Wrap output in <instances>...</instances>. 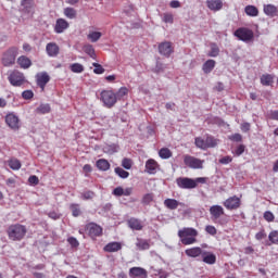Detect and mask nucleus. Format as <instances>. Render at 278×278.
Returning a JSON list of instances; mask_svg holds the SVG:
<instances>
[{"instance_id": "obj_1", "label": "nucleus", "mask_w": 278, "mask_h": 278, "mask_svg": "<svg viewBox=\"0 0 278 278\" xmlns=\"http://www.w3.org/2000/svg\"><path fill=\"white\" fill-rule=\"evenodd\" d=\"M197 236H199V231L194 228L185 227L178 230V238L180 239L181 244H185V247L195 244Z\"/></svg>"}, {"instance_id": "obj_2", "label": "nucleus", "mask_w": 278, "mask_h": 278, "mask_svg": "<svg viewBox=\"0 0 278 278\" xmlns=\"http://www.w3.org/2000/svg\"><path fill=\"white\" fill-rule=\"evenodd\" d=\"M176 184L178 188L182 190H192L199 186V184H207V178L199 177L195 179L188 178V177H179L176 179Z\"/></svg>"}, {"instance_id": "obj_3", "label": "nucleus", "mask_w": 278, "mask_h": 278, "mask_svg": "<svg viewBox=\"0 0 278 278\" xmlns=\"http://www.w3.org/2000/svg\"><path fill=\"white\" fill-rule=\"evenodd\" d=\"M7 233L10 240H13L14 242L21 241L27 235V227L21 224H14L9 226Z\"/></svg>"}, {"instance_id": "obj_4", "label": "nucleus", "mask_w": 278, "mask_h": 278, "mask_svg": "<svg viewBox=\"0 0 278 278\" xmlns=\"http://www.w3.org/2000/svg\"><path fill=\"white\" fill-rule=\"evenodd\" d=\"M100 99L104 108H108L109 110H112V108L118 103L116 100V92L113 89L102 90L100 93Z\"/></svg>"}, {"instance_id": "obj_5", "label": "nucleus", "mask_w": 278, "mask_h": 278, "mask_svg": "<svg viewBox=\"0 0 278 278\" xmlns=\"http://www.w3.org/2000/svg\"><path fill=\"white\" fill-rule=\"evenodd\" d=\"M18 55V48L11 47L2 53L1 62L3 66L10 67L16 64V56Z\"/></svg>"}, {"instance_id": "obj_6", "label": "nucleus", "mask_w": 278, "mask_h": 278, "mask_svg": "<svg viewBox=\"0 0 278 278\" xmlns=\"http://www.w3.org/2000/svg\"><path fill=\"white\" fill-rule=\"evenodd\" d=\"M235 36L243 42H251L254 38L253 30L245 27L238 28L235 31Z\"/></svg>"}, {"instance_id": "obj_7", "label": "nucleus", "mask_w": 278, "mask_h": 278, "mask_svg": "<svg viewBox=\"0 0 278 278\" xmlns=\"http://www.w3.org/2000/svg\"><path fill=\"white\" fill-rule=\"evenodd\" d=\"M11 86L21 87L25 84V75L18 71H13L8 77Z\"/></svg>"}, {"instance_id": "obj_8", "label": "nucleus", "mask_w": 278, "mask_h": 278, "mask_svg": "<svg viewBox=\"0 0 278 278\" xmlns=\"http://www.w3.org/2000/svg\"><path fill=\"white\" fill-rule=\"evenodd\" d=\"M5 123L10 129H13V131H18V129H21V119H18V116L14 113H9L5 116Z\"/></svg>"}, {"instance_id": "obj_9", "label": "nucleus", "mask_w": 278, "mask_h": 278, "mask_svg": "<svg viewBox=\"0 0 278 278\" xmlns=\"http://www.w3.org/2000/svg\"><path fill=\"white\" fill-rule=\"evenodd\" d=\"M184 163L185 166H188L189 168H203V161L189 154L184 156Z\"/></svg>"}, {"instance_id": "obj_10", "label": "nucleus", "mask_w": 278, "mask_h": 278, "mask_svg": "<svg viewBox=\"0 0 278 278\" xmlns=\"http://www.w3.org/2000/svg\"><path fill=\"white\" fill-rule=\"evenodd\" d=\"M86 229L90 236L94 240V238H99L103 236V228L94 223H90L86 226Z\"/></svg>"}, {"instance_id": "obj_11", "label": "nucleus", "mask_w": 278, "mask_h": 278, "mask_svg": "<svg viewBox=\"0 0 278 278\" xmlns=\"http://www.w3.org/2000/svg\"><path fill=\"white\" fill-rule=\"evenodd\" d=\"M71 27V24L65 18H58L54 24V33L55 34H64L66 29Z\"/></svg>"}, {"instance_id": "obj_12", "label": "nucleus", "mask_w": 278, "mask_h": 278, "mask_svg": "<svg viewBox=\"0 0 278 278\" xmlns=\"http://www.w3.org/2000/svg\"><path fill=\"white\" fill-rule=\"evenodd\" d=\"M240 205H241L240 198H238L236 195L228 198L224 202V206L226 207V210H238V207H240Z\"/></svg>"}, {"instance_id": "obj_13", "label": "nucleus", "mask_w": 278, "mask_h": 278, "mask_svg": "<svg viewBox=\"0 0 278 278\" xmlns=\"http://www.w3.org/2000/svg\"><path fill=\"white\" fill-rule=\"evenodd\" d=\"M129 277L130 278H147L149 277V274L147 273V269L142 267H131L129 269Z\"/></svg>"}, {"instance_id": "obj_14", "label": "nucleus", "mask_w": 278, "mask_h": 278, "mask_svg": "<svg viewBox=\"0 0 278 278\" xmlns=\"http://www.w3.org/2000/svg\"><path fill=\"white\" fill-rule=\"evenodd\" d=\"M159 52L161 55H165V58H170V54L173 53V43L169 41H164L159 45Z\"/></svg>"}, {"instance_id": "obj_15", "label": "nucleus", "mask_w": 278, "mask_h": 278, "mask_svg": "<svg viewBox=\"0 0 278 278\" xmlns=\"http://www.w3.org/2000/svg\"><path fill=\"white\" fill-rule=\"evenodd\" d=\"M46 51L49 58H58L60 54V46L55 42H49L46 46Z\"/></svg>"}, {"instance_id": "obj_16", "label": "nucleus", "mask_w": 278, "mask_h": 278, "mask_svg": "<svg viewBox=\"0 0 278 278\" xmlns=\"http://www.w3.org/2000/svg\"><path fill=\"white\" fill-rule=\"evenodd\" d=\"M36 77H37V86H39L41 90H45L47 83L51 81V77L49 76V74H47V72L39 73L37 74Z\"/></svg>"}, {"instance_id": "obj_17", "label": "nucleus", "mask_w": 278, "mask_h": 278, "mask_svg": "<svg viewBox=\"0 0 278 278\" xmlns=\"http://www.w3.org/2000/svg\"><path fill=\"white\" fill-rule=\"evenodd\" d=\"M210 214L213 220H218L225 214V208L220 205H213L210 207Z\"/></svg>"}, {"instance_id": "obj_18", "label": "nucleus", "mask_w": 278, "mask_h": 278, "mask_svg": "<svg viewBox=\"0 0 278 278\" xmlns=\"http://www.w3.org/2000/svg\"><path fill=\"white\" fill-rule=\"evenodd\" d=\"M157 168H160V164L155 162V160L150 159L146 162V173L149 175H155L157 173Z\"/></svg>"}, {"instance_id": "obj_19", "label": "nucleus", "mask_w": 278, "mask_h": 278, "mask_svg": "<svg viewBox=\"0 0 278 278\" xmlns=\"http://www.w3.org/2000/svg\"><path fill=\"white\" fill-rule=\"evenodd\" d=\"M123 249V244L121 242H110L108 243L104 248L103 251H105V253H118V251H121Z\"/></svg>"}, {"instance_id": "obj_20", "label": "nucleus", "mask_w": 278, "mask_h": 278, "mask_svg": "<svg viewBox=\"0 0 278 278\" xmlns=\"http://www.w3.org/2000/svg\"><path fill=\"white\" fill-rule=\"evenodd\" d=\"M263 11L264 14H266V16H269L270 18H275V16H278V9L275 4H264Z\"/></svg>"}, {"instance_id": "obj_21", "label": "nucleus", "mask_w": 278, "mask_h": 278, "mask_svg": "<svg viewBox=\"0 0 278 278\" xmlns=\"http://www.w3.org/2000/svg\"><path fill=\"white\" fill-rule=\"evenodd\" d=\"M206 8L212 12H220V9L223 8V0H207Z\"/></svg>"}, {"instance_id": "obj_22", "label": "nucleus", "mask_w": 278, "mask_h": 278, "mask_svg": "<svg viewBox=\"0 0 278 278\" xmlns=\"http://www.w3.org/2000/svg\"><path fill=\"white\" fill-rule=\"evenodd\" d=\"M128 227L135 231H142L143 229V225L142 222L136 217H131L130 219H128Z\"/></svg>"}, {"instance_id": "obj_23", "label": "nucleus", "mask_w": 278, "mask_h": 278, "mask_svg": "<svg viewBox=\"0 0 278 278\" xmlns=\"http://www.w3.org/2000/svg\"><path fill=\"white\" fill-rule=\"evenodd\" d=\"M202 262L204 264L213 265L216 264V254L207 251L202 252Z\"/></svg>"}, {"instance_id": "obj_24", "label": "nucleus", "mask_w": 278, "mask_h": 278, "mask_svg": "<svg viewBox=\"0 0 278 278\" xmlns=\"http://www.w3.org/2000/svg\"><path fill=\"white\" fill-rule=\"evenodd\" d=\"M187 257H201L203 255V249L194 247L185 251Z\"/></svg>"}, {"instance_id": "obj_25", "label": "nucleus", "mask_w": 278, "mask_h": 278, "mask_svg": "<svg viewBox=\"0 0 278 278\" xmlns=\"http://www.w3.org/2000/svg\"><path fill=\"white\" fill-rule=\"evenodd\" d=\"M129 94V88L127 87H121L116 92H115V99L116 101H125Z\"/></svg>"}, {"instance_id": "obj_26", "label": "nucleus", "mask_w": 278, "mask_h": 278, "mask_svg": "<svg viewBox=\"0 0 278 278\" xmlns=\"http://www.w3.org/2000/svg\"><path fill=\"white\" fill-rule=\"evenodd\" d=\"M136 247L139 251H149L151 249V241L137 238Z\"/></svg>"}, {"instance_id": "obj_27", "label": "nucleus", "mask_w": 278, "mask_h": 278, "mask_svg": "<svg viewBox=\"0 0 278 278\" xmlns=\"http://www.w3.org/2000/svg\"><path fill=\"white\" fill-rule=\"evenodd\" d=\"M262 86H273L275 84V75L273 74H263L261 76Z\"/></svg>"}, {"instance_id": "obj_28", "label": "nucleus", "mask_w": 278, "mask_h": 278, "mask_svg": "<svg viewBox=\"0 0 278 278\" xmlns=\"http://www.w3.org/2000/svg\"><path fill=\"white\" fill-rule=\"evenodd\" d=\"M179 205H182V204L179 203V201H177L176 199H166V200H164V206L167 210H177L179 207Z\"/></svg>"}, {"instance_id": "obj_29", "label": "nucleus", "mask_w": 278, "mask_h": 278, "mask_svg": "<svg viewBox=\"0 0 278 278\" xmlns=\"http://www.w3.org/2000/svg\"><path fill=\"white\" fill-rule=\"evenodd\" d=\"M216 66V61L214 60H207L203 66H202V71L203 73H205L206 75H208V73H211L212 71H214Z\"/></svg>"}, {"instance_id": "obj_30", "label": "nucleus", "mask_w": 278, "mask_h": 278, "mask_svg": "<svg viewBox=\"0 0 278 278\" xmlns=\"http://www.w3.org/2000/svg\"><path fill=\"white\" fill-rule=\"evenodd\" d=\"M96 166L98 168V170H102L105 172L110 168V162L105 159H100L96 162Z\"/></svg>"}, {"instance_id": "obj_31", "label": "nucleus", "mask_w": 278, "mask_h": 278, "mask_svg": "<svg viewBox=\"0 0 278 278\" xmlns=\"http://www.w3.org/2000/svg\"><path fill=\"white\" fill-rule=\"evenodd\" d=\"M17 64L21 66V68H29V66H31V60L25 55H22L17 59Z\"/></svg>"}, {"instance_id": "obj_32", "label": "nucleus", "mask_w": 278, "mask_h": 278, "mask_svg": "<svg viewBox=\"0 0 278 278\" xmlns=\"http://www.w3.org/2000/svg\"><path fill=\"white\" fill-rule=\"evenodd\" d=\"M7 163L12 170H21L22 164L18 159L12 157L9 161H7Z\"/></svg>"}, {"instance_id": "obj_33", "label": "nucleus", "mask_w": 278, "mask_h": 278, "mask_svg": "<svg viewBox=\"0 0 278 278\" xmlns=\"http://www.w3.org/2000/svg\"><path fill=\"white\" fill-rule=\"evenodd\" d=\"M21 5L23 11L29 14L34 10V0H22Z\"/></svg>"}, {"instance_id": "obj_34", "label": "nucleus", "mask_w": 278, "mask_h": 278, "mask_svg": "<svg viewBox=\"0 0 278 278\" xmlns=\"http://www.w3.org/2000/svg\"><path fill=\"white\" fill-rule=\"evenodd\" d=\"M63 14L64 16H66V18H70L71 21H73V18H77V10L73 8H65L63 10Z\"/></svg>"}, {"instance_id": "obj_35", "label": "nucleus", "mask_w": 278, "mask_h": 278, "mask_svg": "<svg viewBox=\"0 0 278 278\" xmlns=\"http://www.w3.org/2000/svg\"><path fill=\"white\" fill-rule=\"evenodd\" d=\"M244 12L248 16H260V10L255 5H247Z\"/></svg>"}, {"instance_id": "obj_36", "label": "nucleus", "mask_w": 278, "mask_h": 278, "mask_svg": "<svg viewBox=\"0 0 278 278\" xmlns=\"http://www.w3.org/2000/svg\"><path fill=\"white\" fill-rule=\"evenodd\" d=\"M101 36H102L101 31L91 30L87 35V38L88 40H90V42H98L101 39Z\"/></svg>"}, {"instance_id": "obj_37", "label": "nucleus", "mask_w": 278, "mask_h": 278, "mask_svg": "<svg viewBox=\"0 0 278 278\" xmlns=\"http://www.w3.org/2000/svg\"><path fill=\"white\" fill-rule=\"evenodd\" d=\"M159 155L162 160H168L169 157H173V152L168 148H163L159 151Z\"/></svg>"}, {"instance_id": "obj_38", "label": "nucleus", "mask_w": 278, "mask_h": 278, "mask_svg": "<svg viewBox=\"0 0 278 278\" xmlns=\"http://www.w3.org/2000/svg\"><path fill=\"white\" fill-rule=\"evenodd\" d=\"M205 141H206V149H212V148L218 146V139H216L212 136H207Z\"/></svg>"}, {"instance_id": "obj_39", "label": "nucleus", "mask_w": 278, "mask_h": 278, "mask_svg": "<svg viewBox=\"0 0 278 278\" xmlns=\"http://www.w3.org/2000/svg\"><path fill=\"white\" fill-rule=\"evenodd\" d=\"M220 53V49L215 43L211 45V51H208L207 56L208 58H218V54Z\"/></svg>"}, {"instance_id": "obj_40", "label": "nucleus", "mask_w": 278, "mask_h": 278, "mask_svg": "<svg viewBox=\"0 0 278 278\" xmlns=\"http://www.w3.org/2000/svg\"><path fill=\"white\" fill-rule=\"evenodd\" d=\"M37 114H49V112H51V105L49 104H40L37 109H36Z\"/></svg>"}, {"instance_id": "obj_41", "label": "nucleus", "mask_w": 278, "mask_h": 278, "mask_svg": "<svg viewBox=\"0 0 278 278\" xmlns=\"http://www.w3.org/2000/svg\"><path fill=\"white\" fill-rule=\"evenodd\" d=\"M114 170L117 177H121V179H127V177H129V172L123 169V167H115Z\"/></svg>"}, {"instance_id": "obj_42", "label": "nucleus", "mask_w": 278, "mask_h": 278, "mask_svg": "<svg viewBox=\"0 0 278 278\" xmlns=\"http://www.w3.org/2000/svg\"><path fill=\"white\" fill-rule=\"evenodd\" d=\"M162 21L163 23H169V25H173V23H175V16L173 13H163Z\"/></svg>"}, {"instance_id": "obj_43", "label": "nucleus", "mask_w": 278, "mask_h": 278, "mask_svg": "<svg viewBox=\"0 0 278 278\" xmlns=\"http://www.w3.org/2000/svg\"><path fill=\"white\" fill-rule=\"evenodd\" d=\"M269 245L270 244H278V230H273L268 235Z\"/></svg>"}, {"instance_id": "obj_44", "label": "nucleus", "mask_w": 278, "mask_h": 278, "mask_svg": "<svg viewBox=\"0 0 278 278\" xmlns=\"http://www.w3.org/2000/svg\"><path fill=\"white\" fill-rule=\"evenodd\" d=\"M83 51L87 53V55H90L93 60L97 58V54L94 53V48L92 45H85L83 48Z\"/></svg>"}, {"instance_id": "obj_45", "label": "nucleus", "mask_w": 278, "mask_h": 278, "mask_svg": "<svg viewBox=\"0 0 278 278\" xmlns=\"http://www.w3.org/2000/svg\"><path fill=\"white\" fill-rule=\"evenodd\" d=\"M195 147H198V149H202L203 151H205V149H207V143H206V141L203 139V138H201V137H198V138H195Z\"/></svg>"}, {"instance_id": "obj_46", "label": "nucleus", "mask_w": 278, "mask_h": 278, "mask_svg": "<svg viewBox=\"0 0 278 278\" xmlns=\"http://www.w3.org/2000/svg\"><path fill=\"white\" fill-rule=\"evenodd\" d=\"M123 168H126V170H131V167L134 166V161L131 159L125 157L122 161Z\"/></svg>"}, {"instance_id": "obj_47", "label": "nucleus", "mask_w": 278, "mask_h": 278, "mask_svg": "<svg viewBox=\"0 0 278 278\" xmlns=\"http://www.w3.org/2000/svg\"><path fill=\"white\" fill-rule=\"evenodd\" d=\"M72 73H84V65L74 63L70 66Z\"/></svg>"}, {"instance_id": "obj_48", "label": "nucleus", "mask_w": 278, "mask_h": 278, "mask_svg": "<svg viewBox=\"0 0 278 278\" xmlns=\"http://www.w3.org/2000/svg\"><path fill=\"white\" fill-rule=\"evenodd\" d=\"M263 218L264 220H266L267 223H275V214H273V212L270 211H266L263 214Z\"/></svg>"}, {"instance_id": "obj_49", "label": "nucleus", "mask_w": 278, "mask_h": 278, "mask_svg": "<svg viewBox=\"0 0 278 278\" xmlns=\"http://www.w3.org/2000/svg\"><path fill=\"white\" fill-rule=\"evenodd\" d=\"M247 147H244V144H239L233 151H232V155H236L237 157H240V155H242V153H244Z\"/></svg>"}, {"instance_id": "obj_50", "label": "nucleus", "mask_w": 278, "mask_h": 278, "mask_svg": "<svg viewBox=\"0 0 278 278\" xmlns=\"http://www.w3.org/2000/svg\"><path fill=\"white\" fill-rule=\"evenodd\" d=\"M70 210L75 218L81 214V210H79V204H71Z\"/></svg>"}, {"instance_id": "obj_51", "label": "nucleus", "mask_w": 278, "mask_h": 278, "mask_svg": "<svg viewBox=\"0 0 278 278\" xmlns=\"http://www.w3.org/2000/svg\"><path fill=\"white\" fill-rule=\"evenodd\" d=\"M92 66H94L93 73L96 75H103L105 73V68L101 66L99 63H92Z\"/></svg>"}, {"instance_id": "obj_52", "label": "nucleus", "mask_w": 278, "mask_h": 278, "mask_svg": "<svg viewBox=\"0 0 278 278\" xmlns=\"http://www.w3.org/2000/svg\"><path fill=\"white\" fill-rule=\"evenodd\" d=\"M93 198H94V192H92V191H85V192L81 193V199L84 201H88V200L93 199Z\"/></svg>"}, {"instance_id": "obj_53", "label": "nucleus", "mask_w": 278, "mask_h": 278, "mask_svg": "<svg viewBox=\"0 0 278 278\" xmlns=\"http://www.w3.org/2000/svg\"><path fill=\"white\" fill-rule=\"evenodd\" d=\"M152 201L153 193H147L146 195H143L142 203H144V205H149V203H152Z\"/></svg>"}, {"instance_id": "obj_54", "label": "nucleus", "mask_w": 278, "mask_h": 278, "mask_svg": "<svg viewBox=\"0 0 278 278\" xmlns=\"http://www.w3.org/2000/svg\"><path fill=\"white\" fill-rule=\"evenodd\" d=\"M83 173L85 174V177H90V173H92V165L90 164L84 165Z\"/></svg>"}, {"instance_id": "obj_55", "label": "nucleus", "mask_w": 278, "mask_h": 278, "mask_svg": "<svg viewBox=\"0 0 278 278\" xmlns=\"http://www.w3.org/2000/svg\"><path fill=\"white\" fill-rule=\"evenodd\" d=\"M205 231L206 233H208L210 236H216L217 233V230H216V227L212 226V225H207L205 227Z\"/></svg>"}, {"instance_id": "obj_56", "label": "nucleus", "mask_w": 278, "mask_h": 278, "mask_svg": "<svg viewBox=\"0 0 278 278\" xmlns=\"http://www.w3.org/2000/svg\"><path fill=\"white\" fill-rule=\"evenodd\" d=\"M28 184H30V186H38V184H40V179H38V176L33 175L28 178Z\"/></svg>"}, {"instance_id": "obj_57", "label": "nucleus", "mask_w": 278, "mask_h": 278, "mask_svg": "<svg viewBox=\"0 0 278 278\" xmlns=\"http://www.w3.org/2000/svg\"><path fill=\"white\" fill-rule=\"evenodd\" d=\"M232 142H242V135L233 134L228 137Z\"/></svg>"}, {"instance_id": "obj_58", "label": "nucleus", "mask_w": 278, "mask_h": 278, "mask_svg": "<svg viewBox=\"0 0 278 278\" xmlns=\"http://www.w3.org/2000/svg\"><path fill=\"white\" fill-rule=\"evenodd\" d=\"M22 97L26 101L29 100V99H34V91H31V90L23 91Z\"/></svg>"}, {"instance_id": "obj_59", "label": "nucleus", "mask_w": 278, "mask_h": 278, "mask_svg": "<svg viewBox=\"0 0 278 278\" xmlns=\"http://www.w3.org/2000/svg\"><path fill=\"white\" fill-rule=\"evenodd\" d=\"M267 118H269V121H278V111H269Z\"/></svg>"}, {"instance_id": "obj_60", "label": "nucleus", "mask_w": 278, "mask_h": 278, "mask_svg": "<svg viewBox=\"0 0 278 278\" xmlns=\"http://www.w3.org/2000/svg\"><path fill=\"white\" fill-rule=\"evenodd\" d=\"M67 242H68V244H71V247H73V248L79 247V241H77V239H76L75 237H70V238L67 239Z\"/></svg>"}, {"instance_id": "obj_61", "label": "nucleus", "mask_w": 278, "mask_h": 278, "mask_svg": "<svg viewBox=\"0 0 278 278\" xmlns=\"http://www.w3.org/2000/svg\"><path fill=\"white\" fill-rule=\"evenodd\" d=\"M233 162V157L227 155L219 160V164H231Z\"/></svg>"}, {"instance_id": "obj_62", "label": "nucleus", "mask_w": 278, "mask_h": 278, "mask_svg": "<svg viewBox=\"0 0 278 278\" xmlns=\"http://www.w3.org/2000/svg\"><path fill=\"white\" fill-rule=\"evenodd\" d=\"M49 218H52V220H59V218L62 217V215L55 211H52L48 214Z\"/></svg>"}, {"instance_id": "obj_63", "label": "nucleus", "mask_w": 278, "mask_h": 278, "mask_svg": "<svg viewBox=\"0 0 278 278\" xmlns=\"http://www.w3.org/2000/svg\"><path fill=\"white\" fill-rule=\"evenodd\" d=\"M264 238H266V230L261 229V230L255 235V239H256V240H264Z\"/></svg>"}, {"instance_id": "obj_64", "label": "nucleus", "mask_w": 278, "mask_h": 278, "mask_svg": "<svg viewBox=\"0 0 278 278\" xmlns=\"http://www.w3.org/2000/svg\"><path fill=\"white\" fill-rule=\"evenodd\" d=\"M113 194L115 197H123V187H116L114 190H113Z\"/></svg>"}]
</instances>
